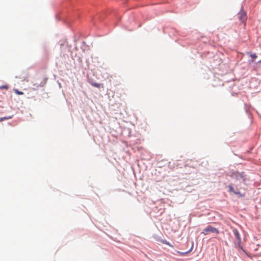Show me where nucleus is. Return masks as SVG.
<instances>
[{
	"label": "nucleus",
	"instance_id": "nucleus-8",
	"mask_svg": "<svg viewBox=\"0 0 261 261\" xmlns=\"http://www.w3.org/2000/svg\"><path fill=\"white\" fill-rule=\"evenodd\" d=\"M12 116H9L8 117H3V118H1L0 119V121H2L3 120H7V119H11V118H12Z\"/></svg>",
	"mask_w": 261,
	"mask_h": 261
},
{
	"label": "nucleus",
	"instance_id": "nucleus-9",
	"mask_svg": "<svg viewBox=\"0 0 261 261\" xmlns=\"http://www.w3.org/2000/svg\"><path fill=\"white\" fill-rule=\"evenodd\" d=\"M250 57L252 58L253 59H255L257 57L255 54H251Z\"/></svg>",
	"mask_w": 261,
	"mask_h": 261
},
{
	"label": "nucleus",
	"instance_id": "nucleus-1",
	"mask_svg": "<svg viewBox=\"0 0 261 261\" xmlns=\"http://www.w3.org/2000/svg\"><path fill=\"white\" fill-rule=\"evenodd\" d=\"M210 232L218 234L219 231L216 228L213 227L211 226H208L206 228L203 230L202 233H203L204 235H207Z\"/></svg>",
	"mask_w": 261,
	"mask_h": 261
},
{
	"label": "nucleus",
	"instance_id": "nucleus-2",
	"mask_svg": "<svg viewBox=\"0 0 261 261\" xmlns=\"http://www.w3.org/2000/svg\"><path fill=\"white\" fill-rule=\"evenodd\" d=\"M232 177H234L237 179H242L243 180H245V175L244 173H239V172H236L233 173L232 175Z\"/></svg>",
	"mask_w": 261,
	"mask_h": 261
},
{
	"label": "nucleus",
	"instance_id": "nucleus-3",
	"mask_svg": "<svg viewBox=\"0 0 261 261\" xmlns=\"http://www.w3.org/2000/svg\"><path fill=\"white\" fill-rule=\"evenodd\" d=\"M239 19L242 22H245L246 20L247 17L246 13L243 11H241L239 14Z\"/></svg>",
	"mask_w": 261,
	"mask_h": 261
},
{
	"label": "nucleus",
	"instance_id": "nucleus-7",
	"mask_svg": "<svg viewBox=\"0 0 261 261\" xmlns=\"http://www.w3.org/2000/svg\"><path fill=\"white\" fill-rule=\"evenodd\" d=\"M14 92L15 93H16L18 95H22L23 93L21 91H19L17 89H14Z\"/></svg>",
	"mask_w": 261,
	"mask_h": 261
},
{
	"label": "nucleus",
	"instance_id": "nucleus-5",
	"mask_svg": "<svg viewBox=\"0 0 261 261\" xmlns=\"http://www.w3.org/2000/svg\"><path fill=\"white\" fill-rule=\"evenodd\" d=\"M228 188H229V192H233L235 194L239 195L240 196H243L242 194H241V193L238 190L235 191L234 190L233 187L231 185H229L228 186Z\"/></svg>",
	"mask_w": 261,
	"mask_h": 261
},
{
	"label": "nucleus",
	"instance_id": "nucleus-10",
	"mask_svg": "<svg viewBox=\"0 0 261 261\" xmlns=\"http://www.w3.org/2000/svg\"><path fill=\"white\" fill-rule=\"evenodd\" d=\"M2 88H5V89H7L8 88V86H3L2 87Z\"/></svg>",
	"mask_w": 261,
	"mask_h": 261
},
{
	"label": "nucleus",
	"instance_id": "nucleus-11",
	"mask_svg": "<svg viewBox=\"0 0 261 261\" xmlns=\"http://www.w3.org/2000/svg\"><path fill=\"white\" fill-rule=\"evenodd\" d=\"M165 244L168 245H170L169 243H167V242H165Z\"/></svg>",
	"mask_w": 261,
	"mask_h": 261
},
{
	"label": "nucleus",
	"instance_id": "nucleus-6",
	"mask_svg": "<svg viewBox=\"0 0 261 261\" xmlns=\"http://www.w3.org/2000/svg\"><path fill=\"white\" fill-rule=\"evenodd\" d=\"M91 85L93 87H97V88H103V85L102 84H99L96 83H91Z\"/></svg>",
	"mask_w": 261,
	"mask_h": 261
},
{
	"label": "nucleus",
	"instance_id": "nucleus-4",
	"mask_svg": "<svg viewBox=\"0 0 261 261\" xmlns=\"http://www.w3.org/2000/svg\"><path fill=\"white\" fill-rule=\"evenodd\" d=\"M233 233L234 234L236 239L237 240V241L238 243H240L241 241V237L240 235V233L237 229H234L233 230Z\"/></svg>",
	"mask_w": 261,
	"mask_h": 261
}]
</instances>
